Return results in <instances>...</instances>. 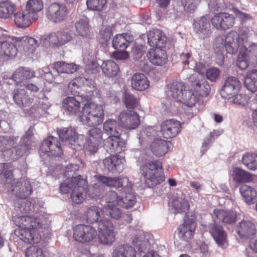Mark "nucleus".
Wrapping results in <instances>:
<instances>
[{
    "mask_svg": "<svg viewBox=\"0 0 257 257\" xmlns=\"http://www.w3.org/2000/svg\"><path fill=\"white\" fill-rule=\"evenodd\" d=\"M194 31L200 39L205 40L212 34L210 20L206 16H203L195 21L193 24Z\"/></svg>",
    "mask_w": 257,
    "mask_h": 257,
    "instance_id": "2eb2a0df",
    "label": "nucleus"
},
{
    "mask_svg": "<svg viewBox=\"0 0 257 257\" xmlns=\"http://www.w3.org/2000/svg\"><path fill=\"white\" fill-rule=\"evenodd\" d=\"M136 233H134L135 236L132 237V244L139 251L143 252L147 247L148 240L141 235V230H136Z\"/></svg>",
    "mask_w": 257,
    "mask_h": 257,
    "instance_id": "a18cd8bd",
    "label": "nucleus"
},
{
    "mask_svg": "<svg viewBox=\"0 0 257 257\" xmlns=\"http://www.w3.org/2000/svg\"><path fill=\"white\" fill-rule=\"evenodd\" d=\"M131 85L137 91H144L150 86V81L143 73H135L132 78Z\"/></svg>",
    "mask_w": 257,
    "mask_h": 257,
    "instance_id": "bb28decb",
    "label": "nucleus"
},
{
    "mask_svg": "<svg viewBox=\"0 0 257 257\" xmlns=\"http://www.w3.org/2000/svg\"><path fill=\"white\" fill-rule=\"evenodd\" d=\"M232 175L233 181L237 184L250 182L253 180L250 173L239 168L233 169Z\"/></svg>",
    "mask_w": 257,
    "mask_h": 257,
    "instance_id": "a19ab883",
    "label": "nucleus"
},
{
    "mask_svg": "<svg viewBox=\"0 0 257 257\" xmlns=\"http://www.w3.org/2000/svg\"><path fill=\"white\" fill-rule=\"evenodd\" d=\"M239 191L246 203L248 204L254 203L257 193L253 188L247 185H242L240 186Z\"/></svg>",
    "mask_w": 257,
    "mask_h": 257,
    "instance_id": "c03bdc74",
    "label": "nucleus"
},
{
    "mask_svg": "<svg viewBox=\"0 0 257 257\" xmlns=\"http://www.w3.org/2000/svg\"><path fill=\"white\" fill-rule=\"evenodd\" d=\"M22 190L20 197L23 198H26L29 197L33 193V188L30 182L28 180H24L22 182Z\"/></svg>",
    "mask_w": 257,
    "mask_h": 257,
    "instance_id": "0e129e2a",
    "label": "nucleus"
},
{
    "mask_svg": "<svg viewBox=\"0 0 257 257\" xmlns=\"http://www.w3.org/2000/svg\"><path fill=\"white\" fill-rule=\"evenodd\" d=\"M15 23L19 28H27L31 24L32 20H35L26 10V11L18 12L14 15Z\"/></svg>",
    "mask_w": 257,
    "mask_h": 257,
    "instance_id": "72a5a7b5",
    "label": "nucleus"
},
{
    "mask_svg": "<svg viewBox=\"0 0 257 257\" xmlns=\"http://www.w3.org/2000/svg\"><path fill=\"white\" fill-rule=\"evenodd\" d=\"M241 84L237 78L229 76L225 79L221 90V94L224 98H229L239 91Z\"/></svg>",
    "mask_w": 257,
    "mask_h": 257,
    "instance_id": "dca6fc26",
    "label": "nucleus"
},
{
    "mask_svg": "<svg viewBox=\"0 0 257 257\" xmlns=\"http://www.w3.org/2000/svg\"><path fill=\"white\" fill-rule=\"evenodd\" d=\"M42 0H29L26 4V10L34 19H37V13L43 9Z\"/></svg>",
    "mask_w": 257,
    "mask_h": 257,
    "instance_id": "09e8293b",
    "label": "nucleus"
},
{
    "mask_svg": "<svg viewBox=\"0 0 257 257\" xmlns=\"http://www.w3.org/2000/svg\"><path fill=\"white\" fill-rule=\"evenodd\" d=\"M240 42L239 35L234 31L229 32L225 37H217L214 44L216 63L220 66L224 63V57L222 50L225 48L228 53L235 54L238 51Z\"/></svg>",
    "mask_w": 257,
    "mask_h": 257,
    "instance_id": "7ed1b4c3",
    "label": "nucleus"
},
{
    "mask_svg": "<svg viewBox=\"0 0 257 257\" xmlns=\"http://www.w3.org/2000/svg\"><path fill=\"white\" fill-rule=\"evenodd\" d=\"M41 151L50 157H59L63 154V150L59 139L57 138L48 137L42 142Z\"/></svg>",
    "mask_w": 257,
    "mask_h": 257,
    "instance_id": "9b49d317",
    "label": "nucleus"
},
{
    "mask_svg": "<svg viewBox=\"0 0 257 257\" xmlns=\"http://www.w3.org/2000/svg\"><path fill=\"white\" fill-rule=\"evenodd\" d=\"M236 231L239 236L248 237L255 233V226L250 221L242 220L236 227Z\"/></svg>",
    "mask_w": 257,
    "mask_h": 257,
    "instance_id": "c756f323",
    "label": "nucleus"
},
{
    "mask_svg": "<svg viewBox=\"0 0 257 257\" xmlns=\"http://www.w3.org/2000/svg\"><path fill=\"white\" fill-rule=\"evenodd\" d=\"M104 118L102 106L92 102H87L84 104L79 116L80 121L89 127L100 125Z\"/></svg>",
    "mask_w": 257,
    "mask_h": 257,
    "instance_id": "39448f33",
    "label": "nucleus"
},
{
    "mask_svg": "<svg viewBox=\"0 0 257 257\" xmlns=\"http://www.w3.org/2000/svg\"><path fill=\"white\" fill-rule=\"evenodd\" d=\"M102 211H103V210L96 206H92L87 208L84 215L87 222L91 223L94 222L99 223L100 221L105 219L101 217L100 213Z\"/></svg>",
    "mask_w": 257,
    "mask_h": 257,
    "instance_id": "c9c22d12",
    "label": "nucleus"
},
{
    "mask_svg": "<svg viewBox=\"0 0 257 257\" xmlns=\"http://www.w3.org/2000/svg\"><path fill=\"white\" fill-rule=\"evenodd\" d=\"M256 157L255 153H246L242 158V162L248 169L255 170L257 169Z\"/></svg>",
    "mask_w": 257,
    "mask_h": 257,
    "instance_id": "864d4df0",
    "label": "nucleus"
},
{
    "mask_svg": "<svg viewBox=\"0 0 257 257\" xmlns=\"http://www.w3.org/2000/svg\"><path fill=\"white\" fill-rule=\"evenodd\" d=\"M211 22L216 29L226 30L231 28L235 23L233 15L227 13H216L211 18Z\"/></svg>",
    "mask_w": 257,
    "mask_h": 257,
    "instance_id": "ddd939ff",
    "label": "nucleus"
},
{
    "mask_svg": "<svg viewBox=\"0 0 257 257\" xmlns=\"http://www.w3.org/2000/svg\"><path fill=\"white\" fill-rule=\"evenodd\" d=\"M12 97L15 104L21 108L29 107L34 101V99L30 96L24 89H14L12 92Z\"/></svg>",
    "mask_w": 257,
    "mask_h": 257,
    "instance_id": "a211bd4d",
    "label": "nucleus"
},
{
    "mask_svg": "<svg viewBox=\"0 0 257 257\" xmlns=\"http://www.w3.org/2000/svg\"><path fill=\"white\" fill-rule=\"evenodd\" d=\"M232 102L234 104L239 107H244L248 105L249 97L245 94L240 93L234 95Z\"/></svg>",
    "mask_w": 257,
    "mask_h": 257,
    "instance_id": "bf43d9fd",
    "label": "nucleus"
},
{
    "mask_svg": "<svg viewBox=\"0 0 257 257\" xmlns=\"http://www.w3.org/2000/svg\"><path fill=\"white\" fill-rule=\"evenodd\" d=\"M94 178L104 186L115 187L117 189V191H122L120 205L122 207L128 209L136 203V196L132 192V184L128 178L106 177L101 175H96Z\"/></svg>",
    "mask_w": 257,
    "mask_h": 257,
    "instance_id": "f257e3e1",
    "label": "nucleus"
},
{
    "mask_svg": "<svg viewBox=\"0 0 257 257\" xmlns=\"http://www.w3.org/2000/svg\"><path fill=\"white\" fill-rule=\"evenodd\" d=\"M124 161V158L119 155H111L104 159L103 164L109 171L119 173L122 170L121 166Z\"/></svg>",
    "mask_w": 257,
    "mask_h": 257,
    "instance_id": "393cba45",
    "label": "nucleus"
},
{
    "mask_svg": "<svg viewBox=\"0 0 257 257\" xmlns=\"http://www.w3.org/2000/svg\"><path fill=\"white\" fill-rule=\"evenodd\" d=\"M125 147V142L120 136H109L104 142V148L109 153H120L124 150Z\"/></svg>",
    "mask_w": 257,
    "mask_h": 257,
    "instance_id": "6ab92c4d",
    "label": "nucleus"
},
{
    "mask_svg": "<svg viewBox=\"0 0 257 257\" xmlns=\"http://www.w3.org/2000/svg\"><path fill=\"white\" fill-rule=\"evenodd\" d=\"M146 56L149 62L155 66H162L168 62L167 54L161 48L150 49Z\"/></svg>",
    "mask_w": 257,
    "mask_h": 257,
    "instance_id": "f3484780",
    "label": "nucleus"
},
{
    "mask_svg": "<svg viewBox=\"0 0 257 257\" xmlns=\"http://www.w3.org/2000/svg\"><path fill=\"white\" fill-rule=\"evenodd\" d=\"M220 72L219 69L212 67L206 70V75L208 80L212 82H215L218 78Z\"/></svg>",
    "mask_w": 257,
    "mask_h": 257,
    "instance_id": "774afa93",
    "label": "nucleus"
},
{
    "mask_svg": "<svg viewBox=\"0 0 257 257\" xmlns=\"http://www.w3.org/2000/svg\"><path fill=\"white\" fill-rule=\"evenodd\" d=\"M16 11V7L12 3L5 1L0 3V18L8 19L12 17Z\"/></svg>",
    "mask_w": 257,
    "mask_h": 257,
    "instance_id": "de8ad7c7",
    "label": "nucleus"
},
{
    "mask_svg": "<svg viewBox=\"0 0 257 257\" xmlns=\"http://www.w3.org/2000/svg\"><path fill=\"white\" fill-rule=\"evenodd\" d=\"M86 139L90 141L100 142L102 140L103 133L101 130L98 127H93L89 129L86 134Z\"/></svg>",
    "mask_w": 257,
    "mask_h": 257,
    "instance_id": "052dcab7",
    "label": "nucleus"
},
{
    "mask_svg": "<svg viewBox=\"0 0 257 257\" xmlns=\"http://www.w3.org/2000/svg\"><path fill=\"white\" fill-rule=\"evenodd\" d=\"M12 79L16 82L17 85L19 83L26 82L24 68H20L16 70L13 74Z\"/></svg>",
    "mask_w": 257,
    "mask_h": 257,
    "instance_id": "338daca9",
    "label": "nucleus"
},
{
    "mask_svg": "<svg viewBox=\"0 0 257 257\" xmlns=\"http://www.w3.org/2000/svg\"><path fill=\"white\" fill-rule=\"evenodd\" d=\"M14 166L11 163H0V185L12 184L14 181Z\"/></svg>",
    "mask_w": 257,
    "mask_h": 257,
    "instance_id": "b1692460",
    "label": "nucleus"
},
{
    "mask_svg": "<svg viewBox=\"0 0 257 257\" xmlns=\"http://www.w3.org/2000/svg\"><path fill=\"white\" fill-rule=\"evenodd\" d=\"M90 80L84 77L75 78L70 83L68 88L71 93L75 96L80 94V90L82 87L90 85Z\"/></svg>",
    "mask_w": 257,
    "mask_h": 257,
    "instance_id": "2f4dec72",
    "label": "nucleus"
},
{
    "mask_svg": "<svg viewBox=\"0 0 257 257\" xmlns=\"http://www.w3.org/2000/svg\"><path fill=\"white\" fill-rule=\"evenodd\" d=\"M182 125L180 122L174 119L163 121L161 125L162 136L167 139L176 137L181 132Z\"/></svg>",
    "mask_w": 257,
    "mask_h": 257,
    "instance_id": "4468645a",
    "label": "nucleus"
},
{
    "mask_svg": "<svg viewBox=\"0 0 257 257\" xmlns=\"http://www.w3.org/2000/svg\"><path fill=\"white\" fill-rule=\"evenodd\" d=\"M54 69L59 73H72L76 71L79 67L74 63H66L63 61H58L54 64Z\"/></svg>",
    "mask_w": 257,
    "mask_h": 257,
    "instance_id": "37998d69",
    "label": "nucleus"
},
{
    "mask_svg": "<svg viewBox=\"0 0 257 257\" xmlns=\"http://www.w3.org/2000/svg\"><path fill=\"white\" fill-rule=\"evenodd\" d=\"M148 44L151 47L163 48L165 47L167 37L164 32L159 29H154L148 33Z\"/></svg>",
    "mask_w": 257,
    "mask_h": 257,
    "instance_id": "5701e85b",
    "label": "nucleus"
},
{
    "mask_svg": "<svg viewBox=\"0 0 257 257\" xmlns=\"http://www.w3.org/2000/svg\"><path fill=\"white\" fill-rule=\"evenodd\" d=\"M41 40L43 45H46L48 43L49 44L56 45L57 46H60L58 32L57 33H51L47 35L43 36Z\"/></svg>",
    "mask_w": 257,
    "mask_h": 257,
    "instance_id": "4d7b16f0",
    "label": "nucleus"
},
{
    "mask_svg": "<svg viewBox=\"0 0 257 257\" xmlns=\"http://www.w3.org/2000/svg\"><path fill=\"white\" fill-rule=\"evenodd\" d=\"M140 171L145 184L149 187H153L165 181L162 163L159 160L146 162L140 166Z\"/></svg>",
    "mask_w": 257,
    "mask_h": 257,
    "instance_id": "20e7f679",
    "label": "nucleus"
},
{
    "mask_svg": "<svg viewBox=\"0 0 257 257\" xmlns=\"http://www.w3.org/2000/svg\"><path fill=\"white\" fill-rule=\"evenodd\" d=\"M216 223L209 224L208 230L216 243L223 248L227 244V234L223 227Z\"/></svg>",
    "mask_w": 257,
    "mask_h": 257,
    "instance_id": "aec40b11",
    "label": "nucleus"
},
{
    "mask_svg": "<svg viewBox=\"0 0 257 257\" xmlns=\"http://www.w3.org/2000/svg\"><path fill=\"white\" fill-rule=\"evenodd\" d=\"M77 186H75L71 194V198L75 204H81L85 199L87 181L85 179L77 180Z\"/></svg>",
    "mask_w": 257,
    "mask_h": 257,
    "instance_id": "4be33fe9",
    "label": "nucleus"
},
{
    "mask_svg": "<svg viewBox=\"0 0 257 257\" xmlns=\"http://www.w3.org/2000/svg\"><path fill=\"white\" fill-rule=\"evenodd\" d=\"M17 52L16 46L12 42L8 41L0 42V56L8 58L15 57Z\"/></svg>",
    "mask_w": 257,
    "mask_h": 257,
    "instance_id": "ea45409f",
    "label": "nucleus"
},
{
    "mask_svg": "<svg viewBox=\"0 0 257 257\" xmlns=\"http://www.w3.org/2000/svg\"><path fill=\"white\" fill-rule=\"evenodd\" d=\"M58 134L62 141L68 142L71 145L75 143L78 139L77 133L72 127L60 129L58 131Z\"/></svg>",
    "mask_w": 257,
    "mask_h": 257,
    "instance_id": "4c0bfd02",
    "label": "nucleus"
},
{
    "mask_svg": "<svg viewBox=\"0 0 257 257\" xmlns=\"http://www.w3.org/2000/svg\"><path fill=\"white\" fill-rule=\"evenodd\" d=\"M193 87L196 93L195 94L201 97H206L209 95L210 91V86L204 80H198L193 84Z\"/></svg>",
    "mask_w": 257,
    "mask_h": 257,
    "instance_id": "49530a36",
    "label": "nucleus"
},
{
    "mask_svg": "<svg viewBox=\"0 0 257 257\" xmlns=\"http://www.w3.org/2000/svg\"><path fill=\"white\" fill-rule=\"evenodd\" d=\"M132 40V37L128 34H117L113 39L112 46L115 49L124 50Z\"/></svg>",
    "mask_w": 257,
    "mask_h": 257,
    "instance_id": "7c9ffc66",
    "label": "nucleus"
},
{
    "mask_svg": "<svg viewBox=\"0 0 257 257\" xmlns=\"http://www.w3.org/2000/svg\"><path fill=\"white\" fill-rule=\"evenodd\" d=\"M62 106L69 114L76 115L80 111V102L74 97L68 96L63 100Z\"/></svg>",
    "mask_w": 257,
    "mask_h": 257,
    "instance_id": "c85d7f7f",
    "label": "nucleus"
},
{
    "mask_svg": "<svg viewBox=\"0 0 257 257\" xmlns=\"http://www.w3.org/2000/svg\"><path fill=\"white\" fill-rule=\"evenodd\" d=\"M121 126L116 120L112 119L106 120L103 124L104 133L109 136H120L122 132Z\"/></svg>",
    "mask_w": 257,
    "mask_h": 257,
    "instance_id": "473e14b6",
    "label": "nucleus"
},
{
    "mask_svg": "<svg viewBox=\"0 0 257 257\" xmlns=\"http://www.w3.org/2000/svg\"><path fill=\"white\" fill-rule=\"evenodd\" d=\"M75 27L78 35L83 38H88L92 35L91 28L86 18L80 19L75 23Z\"/></svg>",
    "mask_w": 257,
    "mask_h": 257,
    "instance_id": "cd10ccee",
    "label": "nucleus"
},
{
    "mask_svg": "<svg viewBox=\"0 0 257 257\" xmlns=\"http://www.w3.org/2000/svg\"><path fill=\"white\" fill-rule=\"evenodd\" d=\"M196 227V216L194 214L186 215L184 222L178 228L179 236L185 241H188L193 236Z\"/></svg>",
    "mask_w": 257,
    "mask_h": 257,
    "instance_id": "f8f14e48",
    "label": "nucleus"
},
{
    "mask_svg": "<svg viewBox=\"0 0 257 257\" xmlns=\"http://www.w3.org/2000/svg\"><path fill=\"white\" fill-rule=\"evenodd\" d=\"M244 84L249 91H257V70L253 69L248 72L244 79Z\"/></svg>",
    "mask_w": 257,
    "mask_h": 257,
    "instance_id": "8fccbe9b",
    "label": "nucleus"
},
{
    "mask_svg": "<svg viewBox=\"0 0 257 257\" xmlns=\"http://www.w3.org/2000/svg\"><path fill=\"white\" fill-rule=\"evenodd\" d=\"M117 205H113V207H108V206L103 207V212H105L107 215L114 219H118L121 217V211L119 208L117 207Z\"/></svg>",
    "mask_w": 257,
    "mask_h": 257,
    "instance_id": "e2e57ef3",
    "label": "nucleus"
},
{
    "mask_svg": "<svg viewBox=\"0 0 257 257\" xmlns=\"http://www.w3.org/2000/svg\"><path fill=\"white\" fill-rule=\"evenodd\" d=\"M26 257H45L42 249L37 246L32 245L25 250Z\"/></svg>",
    "mask_w": 257,
    "mask_h": 257,
    "instance_id": "680f3d73",
    "label": "nucleus"
},
{
    "mask_svg": "<svg viewBox=\"0 0 257 257\" xmlns=\"http://www.w3.org/2000/svg\"><path fill=\"white\" fill-rule=\"evenodd\" d=\"M168 87L173 98L188 107L194 106L198 100V96L194 94L192 90L186 89L185 83L182 82H173L168 85Z\"/></svg>",
    "mask_w": 257,
    "mask_h": 257,
    "instance_id": "423d86ee",
    "label": "nucleus"
},
{
    "mask_svg": "<svg viewBox=\"0 0 257 257\" xmlns=\"http://www.w3.org/2000/svg\"><path fill=\"white\" fill-rule=\"evenodd\" d=\"M122 191L116 192L114 191H109L106 196V201L107 205L105 206L108 207H113V205L120 204V199Z\"/></svg>",
    "mask_w": 257,
    "mask_h": 257,
    "instance_id": "5fc2aeb1",
    "label": "nucleus"
},
{
    "mask_svg": "<svg viewBox=\"0 0 257 257\" xmlns=\"http://www.w3.org/2000/svg\"><path fill=\"white\" fill-rule=\"evenodd\" d=\"M68 15L67 7L62 4L54 3L46 10V16L51 22L59 23L66 20Z\"/></svg>",
    "mask_w": 257,
    "mask_h": 257,
    "instance_id": "1a4fd4ad",
    "label": "nucleus"
},
{
    "mask_svg": "<svg viewBox=\"0 0 257 257\" xmlns=\"http://www.w3.org/2000/svg\"><path fill=\"white\" fill-rule=\"evenodd\" d=\"M16 42L21 43L24 50L29 53L35 52L36 48L39 45L36 39L27 36L16 38Z\"/></svg>",
    "mask_w": 257,
    "mask_h": 257,
    "instance_id": "f704fd0d",
    "label": "nucleus"
},
{
    "mask_svg": "<svg viewBox=\"0 0 257 257\" xmlns=\"http://www.w3.org/2000/svg\"><path fill=\"white\" fill-rule=\"evenodd\" d=\"M246 53V47L244 46H241L236 62L237 67L240 69H245L248 66L249 63L245 59Z\"/></svg>",
    "mask_w": 257,
    "mask_h": 257,
    "instance_id": "6e6d98bb",
    "label": "nucleus"
},
{
    "mask_svg": "<svg viewBox=\"0 0 257 257\" xmlns=\"http://www.w3.org/2000/svg\"><path fill=\"white\" fill-rule=\"evenodd\" d=\"M118 122L121 127L124 129L134 130L140 124V118L136 112L132 110H126L120 113Z\"/></svg>",
    "mask_w": 257,
    "mask_h": 257,
    "instance_id": "9d476101",
    "label": "nucleus"
},
{
    "mask_svg": "<svg viewBox=\"0 0 257 257\" xmlns=\"http://www.w3.org/2000/svg\"><path fill=\"white\" fill-rule=\"evenodd\" d=\"M200 1L201 0H181V3L187 12L192 13L196 9Z\"/></svg>",
    "mask_w": 257,
    "mask_h": 257,
    "instance_id": "69168bd1",
    "label": "nucleus"
},
{
    "mask_svg": "<svg viewBox=\"0 0 257 257\" xmlns=\"http://www.w3.org/2000/svg\"><path fill=\"white\" fill-rule=\"evenodd\" d=\"M86 4L90 10L101 11L106 7V0H87Z\"/></svg>",
    "mask_w": 257,
    "mask_h": 257,
    "instance_id": "13d9d810",
    "label": "nucleus"
},
{
    "mask_svg": "<svg viewBox=\"0 0 257 257\" xmlns=\"http://www.w3.org/2000/svg\"><path fill=\"white\" fill-rule=\"evenodd\" d=\"M214 222L225 224H230L235 222L237 218L236 213L232 210H225L215 209L212 213Z\"/></svg>",
    "mask_w": 257,
    "mask_h": 257,
    "instance_id": "412c9836",
    "label": "nucleus"
},
{
    "mask_svg": "<svg viewBox=\"0 0 257 257\" xmlns=\"http://www.w3.org/2000/svg\"><path fill=\"white\" fill-rule=\"evenodd\" d=\"M101 68L104 74L108 77H115L120 72L119 66L111 60L104 61Z\"/></svg>",
    "mask_w": 257,
    "mask_h": 257,
    "instance_id": "e433bc0d",
    "label": "nucleus"
},
{
    "mask_svg": "<svg viewBox=\"0 0 257 257\" xmlns=\"http://www.w3.org/2000/svg\"><path fill=\"white\" fill-rule=\"evenodd\" d=\"M83 179L80 175L75 177H72L67 179L63 183L60 184V191L63 194H67L69 191L74 188L75 186H77V184L78 182L77 180Z\"/></svg>",
    "mask_w": 257,
    "mask_h": 257,
    "instance_id": "603ef678",
    "label": "nucleus"
},
{
    "mask_svg": "<svg viewBox=\"0 0 257 257\" xmlns=\"http://www.w3.org/2000/svg\"><path fill=\"white\" fill-rule=\"evenodd\" d=\"M115 227L108 219L99 221L98 225V237L99 242L104 245H111L115 240Z\"/></svg>",
    "mask_w": 257,
    "mask_h": 257,
    "instance_id": "0eeeda50",
    "label": "nucleus"
},
{
    "mask_svg": "<svg viewBox=\"0 0 257 257\" xmlns=\"http://www.w3.org/2000/svg\"><path fill=\"white\" fill-rule=\"evenodd\" d=\"M112 257H136V251L131 246L120 245L113 250Z\"/></svg>",
    "mask_w": 257,
    "mask_h": 257,
    "instance_id": "58836bf2",
    "label": "nucleus"
},
{
    "mask_svg": "<svg viewBox=\"0 0 257 257\" xmlns=\"http://www.w3.org/2000/svg\"><path fill=\"white\" fill-rule=\"evenodd\" d=\"M170 142L163 139H156L152 142L150 149L154 155L161 157L169 151Z\"/></svg>",
    "mask_w": 257,
    "mask_h": 257,
    "instance_id": "a878e982",
    "label": "nucleus"
},
{
    "mask_svg": "<svg viewBox=\"0 0 257 257\" xmlns=\"http://www.w3.org/2000/svg\"><path fill=\"white\" fill-rule=\"evenodd\" d=\"M172 206L175 210V213L185 212L189 210L190 205L188 201L184 198H177L173 200Z\"/></svg>",
    "mask_w": 257,
    "mask_h": 257,
    "instance_id": "3c124183",
    "label": "nucleus"
},
{
    "mask_svg": "<svg viewBox=\"0 0 257 257\" xmlns=\"http://www.w3.org/2000/svg\"><path fill=\"white\" fill-rule=\"evenodd\" d=\"M123 102L127 109L132 110L140 107V98L126 90L123 93Z\"/></svg>",
    "mask_w": 257,
    "mask_h": 257,
    "instance_id": "79ce46f5",
    "label": "nucleus"
},
{
    "mask_svg": "<svg viewBox=\"0 0 257 257\" xmlns=\"http://www.w3.org/2000/svg\"><path fill=\"white\" fill-rule=\"evenodd\" d=\"M73 232L74 239L82 243H89L92 242L97 235L95 228L89 225H76L73 228Z\"/></svg>",
    "mask_w": 257,
    "mask_h": 257,
    "instance_id": "6e6552de",
    "label": "nucleus"
},
{
    "mask_svg": "<svg viewBox=\"0 0 257 257\" xmlns=\"http://www.w3.org/2000/svg\"><path fill=\"white\" fill-rule=\"evenodd\" d=\"M13 221L20 230V238L25 242L37 244L41 239L39 232L42 225L40 219L30 216H15L13 217Z\"/></svg>",
    "mask_w": 257,
    "mask_h": 257,
    "instance_id": "f03ea898",
    "label": "nucleus"
}]
</instances>
